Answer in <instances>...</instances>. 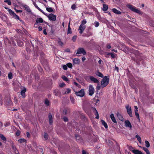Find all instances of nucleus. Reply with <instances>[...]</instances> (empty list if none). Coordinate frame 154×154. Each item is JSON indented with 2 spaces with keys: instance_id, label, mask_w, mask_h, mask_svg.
Returning a JSON list of instances; mask_svg holds the SVG:
<instances>
[{
  "instance_id": "f257e3e1",
  "label": "nucleus",
  "mask_w": 154,
  "mask_h": 154,
  "mask_svg": "<svg viewBox=\"0 0 154 154\" xmlns=\"http://www.w3.org/2000/svg\"><path fill=\"white\" fill-rule=\"evenodd\" d=\"M109 79L107 76H105L101 82V85L102 88L106 87L109 84Z\"/></svg>"
},
{
  "instance_id": "f03ea898",
  "label": "nucleus",
  "mask_w": 154,
  "mask_h": 154,
  "mask_svg": "<svg viewBox=\"0 0 154 154\" xmlns=\"http://www.w3.org/2000/svg\"><path fill=\"white\" fill-rule=\"evenodd\" d=\"M85 79L88 81L89 80H90L91 81L94 83L97 84H99L100 83L99 81L97 79L92 76L86 77L85 78Z\"/></svg>"
},
{
  "instance_id": "7ed1b4c3",
  "label": "nucleus",
  "mask_w": 154,
  "mask_h": 154,
  "mask_svg": "<svg viewBox=\"0 0 154 154\" xmlns=\"http://www.w3.org/2000/svg\"><path fill=\"white\" fill-rule=\"evenodd\" d=\"M128 7L133 12L139 14H140L141 13V11L139 10L136 9V8L133 5H128Z\"/></svg>"
},
{
  "instance_id": "20e7f679",
  "label": "nucleus",
  "mask_w": 154,
  "mask_h": 154,
  "mask_svg": "<svg viewBox=\"0 0 154 154\" xmlns=\"http://www.w3.org/2000/svg\"><path fill=\"white\" fill-rule=\"evenodd\" d=\"M125 108L127 109V112L129 116L131 117H133V115L131 111V107L129 105H127L125 106Z\"/></svg>"
},
{
  "instance_id": "39448f33",
  "label": "nucleus",
  "mask_w": 154,
  "mask_h": 154,
  "mask_svg": "<svg viewBox=\"0 0 154 154\" xmlns=\"http://www.w3.org/2000/svg\"><path fill=\"white\" fill-rule=\"evenodd\" d=\"M75 94L76 95L78 96L81 97H83L85 94L84 90L83 89H82L79 91L78 92H75Z\"/></svg>"
},
{
  "instance_id": "423d86ee",
  "label": "nucleus",
  "mask_w": 154,
  "mask_h": 154,
  "mask_svg": "<svg viewBox=\"0 0 154 154\" xmlns=\"http://www.w3.org/2000/svg\"><path fill=\"white\" fill-rule=\"evenodd\" d=\"M94 89L93 86L90 85L89 86V94L90 96H92L94 93Z\"/></svg>"
},
{
  "instance_id": "0eeeda50",
  "label": "nucleus",
  "mask_w": 154,
  "mask_h": 154,
  "mask_svg": "<svg viewBox=\"0 0 154 154\" xmlns=\"http://www.w3.org/2000/svg\"><path fill=\"white\" fill-rule=\"evenodd\" d=\"M48 17L50 20L55 21L56 20V16L52 14H50L48 15Z\"/></svg>"
},
{
  "instance_id": "6e6552de",
  "label": "nucleus",
  "mask_w": 154,
  "mask_h": 154,
  "mask_svg": "<svg viewBox=\"0 0 154 154\" xmlns=\"http://www.w3.org/2000/svg\"><path fill=\"white\" fill-rule=\"evenodd\" d=\"M82 54L83 55H85L86 54V52L84 49L83 48H79L77 52V54Z\"/></svg>"
},
{
  "instance_id": "1a4fd4ad",
  "label": "nucleus",
  "mask_w": 154,
  "mask_h": 154,
  "mask_svg": "<svg viewBox=\"0 0 154 154\" xmlns=\"http://www.w3.org/2000/svg\"><path fill=\"white\" fill-rule=\"evenodd\" d=\"M85 28L86 26H85L80 25L78 29V30L79 31V33L81 34H82L83 32V31L85 29Z\"/></svg>"
},
{
  "instance_id": "9d476101",
  "label": "nucleus",
  "mask_w": 154,
  "mask_h": 154,
  "mask_svg": "<svg viewBox=\"0 0 154 154\" xmlns=\"http://www.w3.org/2000/svg\"><path fill=\"white\" fill-rule=\"evenodd\" d=\"M22 6L28 12L30 13L31 11L29 7L26 5H22Z\"/></svg>"
},
{
  "instance_id": "9b49d317",
  "label": "nucleus",
  "mask_w": 154,
  "mask_h": 154,
  "mask_svg": "<svg viewBox=\"0 0 154 154\" xmlns=\"http://www.w3.org/2000/svg\"><path fill=\"white\" fill-rule=\"evenodd\" d=\"M125 126L127 127H128L130 128H131L132 127L131 123L128 120H126L125 121Z\"/></svg>"
},
{
  "instance_id": "f8f14e48",
  "label": "nucleus",
  "mask_w": 154,
  "mask_h": 154,
  "mask_svg": "<svg viewBox=\"0 0 154 154\" xmlns=\"http://www.w3.org/2000/svg\"><path fill=\"white\" fill-rule=\"evenodd\" d=\"M33 4L34 5L35 7L39 11L41 12L42 13H43L44 14H45V15H46V14H45V13L43 11L41 10L39 7H38V6H37L36 3L34 2L33 1Z\"/></svg>"
},
{
  "instance_id": "ddd939ff",
  "label": "nucleus",
  "mask_w": 154,
  "mask_h": 154,
  "mask_svg": "<svg viewBox=\"0 0 154 154\" xmlns=\"http://www.w3.org/2000/svg\"><path fill=\"white\" fill-rule=\"evenodd\" d=\"M53 93L54 94L57 96L60 95L61 94L60 91L58 89H55L53 91Z\"/></svg>"
},
{
  "instance_id": "4468645a",
  "label": "nucleus",
  "mask_w": 154,
  "mask_h": 154,
  "mask_svg": "<svg viewBox=\"0 0 154 154\" xmlns=\"http://www.w3.org/2000/svg\"><path fill=\"white\" fill-rule=\"evenodd\" d=\"M117 115L118 119L121 121H123L124 119L122 116L119 113L117 112Z\"/></svg>"
},
{
  "instance_id": "2eb2a0df",
  "label": "nucleus",
  "mask_w": 154,
  "mask_h": 154,
  "mask_svg": "<svg viewBox=\"0 0 154 154\" xmlns=\"http://www.w3.org/2000/svg\"><path fill=\"white\" fill-rule=\"evenodd\" d=\"M110 117L112 121L114 123H116L117 121L115 118L113 114L112 113L110 115Z\"/></svg>"
},
{
  "instance_id": "dca6fc26",
  "label": "nucleus",
  "mask_w": 154,
  "mask_h": 154,
  "mask_svg": "<svg viewBox=\"0 0 154 154\" xmlns=\"http://www.w3.org/2000/svg\"><path fill=\"white\" fill-rule=\"evenodd\" d=\"M48 118L49 119V122L50 124H51L53 122V121L52 119V116L51 114V113H49L48 115Z\"/></svg>"
},
{
  "instance_id": "f3484780",
  "label": "nucleus",
  "mask_w": 154,
  "mask_h": 154,
  "mask_svg": "<svg viewBox=\"0 0 154 154\" xmlns=\"http://www.w3.org/2000/svg\"><path fill=\"white\" fill-rule=\"evenodd\" d=\"M73 61L74 63L75 64H79V63L80 60L78 58H74Z\"/></svg>"
},
{
  "instance_id": "a211bd4d",
  "label": "nucleus",
  "mask_w": 154,
  "mask_h": 154,
  "mask_svg": "<svg viewBox=\"0 0 154 154\" xmlns=\"http://www.w3.org/2000/svg\"><path fill=\"white\" fill-rule=\"evenodd\" d=\"M112 11L114 13L116 14H120L121 13V12L120 11H118L116 8L112 9Z\"/></svg>"
},
{
  "instance_id": "6ab92c4d",
  "label": "nucleus",
  "mask_w": 154,
  "mask_h": 154,
  "mask_svg": "<svg viewBox=\"0 0 154 154\" xmlns=\"http://www.w3.org/2000/svg\"><path fill=\"white\" fill-rule=\"evenodd\" d=\"M0 17L4 21H6L7 20L6 17L3 14H0Z\"/></svg>"
},
{
  "instance_id": "aec40b11",
  "label": "nucleus",
  "mask_w": 154,
  "mask_h": 154,
  "mask_svg": "<svg viewBox=\"0 0 154 154\" xmlns=\"http://www.w3.org/2000/svg\"><path fill=\"white\" fill-rule=\"evenodd\" d=\"M26 91V89L25 88L21 92V94L23 97H25V92Z\"/></svg>"
},
{
  "instance_id": "412c9836",
  "label": "nucleus",
  "mask_w": 154,
  "mask_h": 154,
  "mask_svg": "<svg viewBox=\"0 0 154 154\" xmlns=\"http://www.w3.org/2000/svg\"><path fill=\"white\" fill-rule=\"evenodd\" d=\"M95 74L97 75L100 77L103 78V74L99 72H96Z\"/></svg>"
},
{
  "instance_id": "4be33fe9",
  "label": "nucleus",
  "mask_w": 154,
  "mask_h": 154,
  "mask_svg": "<svg viewBox=\"0 0 154 154\" xmlns=\"http://www.w3.org/2000/svg\"><path fill=\"white\" fill-rule=\"evenodd\" d=\"M103 11H106L107 10L108 8V6L107 5L103 4Z\"/></svg>"
},
{
  "instance_id": "5701e85b",
  "label": "nucleus",
  "mask_w": 154,
  "mask_h": 154,
  "mask_svg": "<svg viewBox=\"0 0 154 154\" xmlns=\"http://www.w3.org/2000/svg\"><path fill=\"white\" fill-rule=\"evenodd\" d=\"M132 152L134 154H142V152L140 151L134 149Z\"/></svg>"
},
{
  "instance_id": "b1692460",
  "label": "nucleus",
  "mask_w": 154,
  "mask_h": 154,
  "mask_svg": "<svg viewBox=\"0 0 154 154\" xmlns=\"http://www.w3.org/2000/svg\"><path fill=\"white\" fill-rule=\"evenodd\" d=\"M135 137L137 138V140L140 143H142V140L138 134L136 135Z\"/></svg>"
},
{
  "instance_id": "393cba45",
  "label": "nucleus",
  "mask_w": 154,
  "mask_h": 154,
  "mask_svg": "<svg viewBox=\"0 0 154 154\" xmlns=\"http://www.w3.org/2000/svg\"><path fill=\"white\" fill-rule=\"evenodd\" d=\"M101 122L102 124L103 125H104L105 128H107L108 126L106 123L103 120H101Z\"/></svg>"
},
{
  "instance_id": "a878e982",
  "label": "nucleus",
  "mask_w": 154,
  "mask_h": 154,
  "mask_svg": "<svg viewBox=\"0 0 154 154\" xmlns=\"http://www.w3.org/2000/svg\"><path fill=\"white\" fill-rule=\"evenodd\" d=\"M142 149L147 154H151L149 150L146 147H142Z\"/></svg>"
},
{
  "instance_id": "bb28decb",
  "label": "nucleus",
  "mask_w": 154,
  "mask_h": 154,
  "mask_svg": "<svg viewBox=\"0 0 154 154\" xmlns=\"http://www.w3.org/2000/svg\"><path fill=\"white\" fill-rule=\"evenodd\" d=\"M46 10L49 12H51L53 11V9L51 8L46 7Z\"/></svg>"
},
{
  "instance_id": "cd10ccee",
  "label": "nucleus",
  "mask_w": 154,
  "mask_h": 154,
  "mask_svg": "<svg viewBox=\"0 0 154 154\" xmlns=\"http://www.w3.org/2000/svg\"><path fill=\"white\" fill-rule=\"evenodd\" d=\"M72 33V31H71V29L70 27V26H68L67 34H71Z\"/></svg>"
},
{
  "instance_id": "c85d7f7f",
  "label": "nucleus",
  "mask_w": 154,
  "mask_h": 154,
  "mask_svg": "<svg viewBox=\"0 0 154 154\" xmlns=\"http://www.w3.org/2000/svg\"><path fill=\"white\" fill-rule=\"evenodd\" d=\"M11 16H12L15 18L17 19L18 20H19V17L14 12L13 13V14H12Z\"/></svg>"
},
{
  "instance_id": "c756f323",
  "label": "nucleus",
  "mask_w": 154,
  "mask_h": 154,
  "mask_svg": "<svg viewBox=\"0 0 154 154\" xmlns=\"http://www.w3.org/2000/svg\"><path fill=\"white\" fill-rule=\"evenodd\" d=\"M12 147L13 148V149L14 150L15 153L16 154L18 153V151L17 150L16 148H15V146L14 145H12Z\"/></svg>"
},
{
  "instance_id": "7c9ffc66",
  "label": "nucleus",
  "mask_w": 154,
  "mask_h": 154,
  "mask_svg": "<svg viewBox=\"0 0 154 154\" xmlns=\"http://www.w3.org/2000/svg\"><path fill=\"white\" fill-rule=\"evenodd\" d=\"M36 22L38 23H42L43 22V20L42 18H40L39 19H37L36 20Z\"/></svg>"
},
{
  "instance_id": "2f4dec72",
  "label": "nucleus",
  "mask_w": 154,
  "mask_h": 154,
  "mask_svg": "<svg viewBox=\"0 0 154 154\" xmlns=\"http://www.w3.org/2000/svg\"><path fill=\"white\" fill-rule=\"evenodd\" d=\"M108 54L110 55L111 57L112 58L115 57L116 54L112 53H109Z\"/></svg>"
},
{
  "instance_id": "473e14b6",
  "label": "nucleus",
  "mask_w": 154,
  "mask_h": 154,
  "mask_svg": "<svg viewBox=\"0 0 154 154\" xmlns=\"http://www.w3.org/2000/svg\"><path fill=\"white\" fill-rule=\"evenodd\" d=\"M45 103L47 106H48L49 104V102L47 99H45Z\"/></svg>"
},
{
  "instance_id": "72a5a7b5",
  "label": "nucleus",
  "mask_w": 154,
  "mask_h": 154,
  "mask_svg": "<svg viewBox=\"0 0 154 154\" xmlns=\"http://www.w3.org/2000/svg\"><path fill=\"white\" fill-rule=\"evenodd\" d=\"M26 140L23 139H20L18 140V141L20 143L25 142Z\"/></svg>"
},
{
  "instance_id": "f704fd0d",
  "label": "nucleus",
  "mask_w": 154,
  "mask_h": 154,
  "mask_svg": "<svg viewBox=\"0 0 154 154\" xmlns=\"http://www.w3.org/2000/svg\"><path fill=\"white\" fill-rule=\"evenodd\" d=\"M145 143L146 144V146L147 147H149L150 146L149 142L148 141L146 140L145 141Z\"/></svg>"
},
{
  "instance_id": "c9c22d12",
  "label": "nucleus",
  "mask_w": 154,
  "mask_h": 154,
  "mask_svg": "<svg viewBox=\"0 0 154 154\" xmlns=\"http://www.w3.org/2000/svg\"><path fill=\"white\" fill-rule=\"evenodd\" d=\"M71 92V89L69 88L67 89V91H66L63 93L64 94H69Z\"/></svg>"
},
{
  "instance_id": "e433bc0d",
  "label": "nucleus",
  "mask_w": 154,
  "mask_h": 154,
  "mask_svg": "<svg viewBox=\"0 0 154 154\" xmlns=\"http://www.w3.org/2000/svg\"><path fill=\"white\" fill-rule=\"evenodd\" d=\"M62 78L66 82H67L68 81V78L65 75L63 76Z\"/></svg>"
},
{
  "instance_id": "4c0bfd02",
  "label": "nucleus",
  "mask_w": 154,
  "mask_h": 154,
  "mask_svg": "<svg viewBox=\"0 0 154 154\" xmlns=\"http://www.w3.org/2000/svg\"><path fill=\"white\" fill-rule=\"evenodd\" d=\"M6 103H7V105H11L12 104V102L10 99L7 100Z\"/></svg>"
},
{
  "instance_id": "58836bf2",
  "label": "nucleus",
  "mask_w": 154,
  "mask_h": 154,
  "mask_svg": "<svg viewBox=\"0 0 154 154\" xmlns=\"http://www.w3.org/2000/svg\"><path fill=\"white\" fill-rule=\"evenodd\" d=\"M94 24L95 26L96 27H98L99 25V23L98 22L95 21L94 22Z\"/></svg>"
},
{
  "instance_id": "ea45409f",
  "label": "nucleus",
  "mask_w": 154,
  "mask_h": 154,
  "mask_svg": "<svg viewBox=\"0 0 154 154\" xmlns=\"http://www.w3.org/2000/svg\"><path fill=\"white\" fill-rule=\"evenodd\" d=\"M87 22L86 20L85 19H84L81 22V24L80 25L84 26V24L86 23Z\"/></svg>"
},
{
  "instance_id": "a19ab883",
  "label": "nucleus",
  "mask_w": 154,
  "mask_h": 154,
  "mask_svg": "<svg viewBox=\"0 0 154 154\" xmlns=\"http://www.w3.org/2000/svg\"><path fill=\"white\" fill-rule=\"evenodd\" d=\"M4 2L7 3L9 5H11V2L10 0H5Z\"/></svg>"
},
{
  "instance_id": "79ce46f5",
  "label": "nucleus",
  "mask_w": 154,
  "mask_h": 154,
  "mask_svg": "<svg viewBox=\"0 0 154 154\" xmlns=\"http://www.w3.org/2000/svg\"><path fill=\"white\" fill-rule=\"evenodd\" d=\"M95 115L96 116L95 118L97 119H99V114H98V112L97 110H96V112H95Z\"/></svg>"
},
{
  "instance_id": "37998d69",
  "label": "nucleus",
  "mask_w": 154,
  "mask_h": 154,
  "mask_svg": "<svg viewBox=\"0 0 154 154\" xmlns=\"http://www.w3.org/2000/svg\"><path fill=\"white\" fill-rule=\"evenodd\" d=\"M0 137L3 140H6V138L2 134H0Z\"/></svg>"
},
{
  "instance_id": "c03bdc74",
  "label": "nucleus",
  "mask_w": 154,
  "mask_h": 154,
  "mask_svg": "<svg viewBox=\"0 0 154 154\" xmlns=\"http://www.w3.org/2000/svg\"><path fill=\"white\" fill-rule=\"evenodd\" d=\"M8 11L9 13L11 15L12 14H13V13H14V11H13L11 9H8Z\"/></svg>"
},
{
  "instance_id": "a18cd8bd",
  "label": "nucleus",
  "mask_w": 154,
  "mask_h": 154,
  "mask_svg": "<svg viewBox=\"0 0 154 154\" xmlns=\"http://www.w3.org/2000/svg\"><path fill=\"white\" fill-rule=\"evenodd\" d=\"M135 116H136V117L140 121V119L139 114H138V113L137 112H135Z\"/></svg>"
},
{
  "instance_id": "49530a36",
  "label": "nucleus",
  "mask_w": 154,
  "mask_h": 154,
  "mask_svg": "<svg viewBox=\"0 0 154 154\" xmlns=\"http://www.w3.org/2000/svg\"><path fill=\"white\" fill-rule=\"evenodd\" d=\"M101 87H102L101 86V85L100 86V85L99 83L97 84V88H96L97 89V90H100V89Z\"/></svg>"
},
{
  "instance_id": "de8ad7c7",
  "label": "nucleus",
  "mask_w": 154,
  "mask_h": 154,
  "mask_svg": "<svg viewBox=\"0 0 154 154\" xmlns=\"http://www.w3.org/2000/svg\"><path fill=\"white\" fill-rule=\"evenodd\" d=\"M8 77L10 79H11L12 77V74L11 73H10L8 74Z\"/></svg>"
},
{
  "instance_id": "09e8293b",
  "label": "nucleus",
  "mask_w": 154,
  "mask_h": 154,
  "mask_svg": "<svg viewBox=\"0 0 154 154\" xmlns=\"http://www.w3.org/2000/svg\"><path fill=\"white\" fill-rule=\"evenodd\" d=\"M70 100H71V101L72 102V103H73V104L74 103L75 99L74 98H73V97H70Z\"/></svg>"
},
{
  "instance_id": "8fccbe9b",
  "label": "nucleus",
  "mask_w": 154,
  "mask_h": 154,
  "mask_svg": "<svg viewBox=\"0 0 154 154\" xmlns=\"http://www.w3.org/2000/svg\"><path fill=\"white\" fill-rule=\"evenodd\" d=\"M44 137L45 140H47L48 138V134L45 133L44 134Z\"/></svg>"
},
{
  "instance_id": "3c124183",
  "label": "nucleus",
  "mask_w": 154,
  "mask_h": 154,
  "mask_svg": "<svg viewBox=\"0 0 154 154\" xmlns=\"http://www.w3.org/2000/svg\"><path fill=\"white\" fill-rule=\"evenodd\" d=\"M71 8L72 10H75L76 8V5L75 4H74L71 6Z\"/></svg>"
},
{
  "instance_id": "603ef678",
  "label": "nucleus",
  "mask_w": 154,
  "mask_h": 154,
  "mask_svg": "<svg viewBox=\"0 0 154 154\" xmlns=\"http://www.w3.org/2000/svg\"><path fill=\"white\" fill-rule=\"evenodd\" d=\"M134 112H137L138 110V108L137 106H134Z\"/></svg>"
},
{
  "instance_id": "864d4df0",
  "label": "nucleus",
  "mask_w": 154,
  "mask_h": 154,
  "mask_svg": "<svg viewBox=\"0 0 154 154\" xmlns=\"http://www.w3.org/2000/svg\"><path fill=\"white\" fill-rule=\"evenodd\" d=\"M68 66L69 68H72V65L71 63H68L67 64V66Z\"/></svg>"
},
{
  "instance_id": "5fc2aeb1",
  "label": "nucleus",
  "mask_w": 154,
  "mask_h": 154,
  "mask_svg": "<svg viewBox=\"0 0 154 154\" xmlns=\"http://www.w3.org/2000/svg\"><path fill=\"white\" fill-rule=\"evenodd\" d=\"M63 69L66 70L67 69V66L66 65H64L63 66Z\"/></svg>"
},
{
  "instance_id": "6e6d98bb",
  "label": "nucleus",
  "mask_w": 154,
  "mask_h": 154,
  "mask_svg": "<svg viewBox=\"0 0 154 154\" xmlns=\"http://www.w3.org/2000/svg\"><path fill=\"white\" fill-rule=\"evenodd\" d=\"M65 85V83H62L60 84L59 86L60 87H62L64 86Z\"/></svg>"
},
{
  "instance_id": "4d7b16f0",
  "label": "nucleus",
  "mask_w": 154,
  "mask_h": 154,
  "mask_svg": "<svg viewBox=\"0 0 154 154\" xmlns=\"http://www.w3.org/2000/svg\"><path fill=\"white\" fill-rule=\"evenodd\" d=\"M76 36H74L72 38V40L73 42H75L76 39Z\"/></svg>"
},
{
  "instance_id": "13d9d810",
  "label": "nucleus",
  "mask_w": 154,
  "mask_h": 154,
  "mask_svg": "<svg viewBox=\"0 0 154 154\" xmlns=\"http://www.w3.org/2000/svg\"><path fill=\"white\" fill-rule=\"evenodd\" d=\"M63 119L64 121L65 122H67L68 121V119L67 117H64L63 118Z\"/></svg>"
},
{
  "instance_id": "bf43d9fd",
  "label": "nucleus",
  "mask_w": 154,
  "mask_h": 154,
  "mask_svg": "<svg viewBox=\"0 0 154 154\" xmlns=\"http://www.w3.org/2000/svg\"><path fill=\"white\" fill-rule=\"evenodd\" d=\"M63 114L66 115L67 114V110L66 109H64L63 111Z\"/></svg>"
},
{
  "instance_id": "052dcab7",
  "label": "nucleus",
  "mask_w": 154,
  "mask_h": 154,
  "mask_svg": "<svg viewBox=\"0 0 154 154\" xmlns=\"http://www.w3.org/2000/svg\"><path fill=\"white\" fill-rule=\"evenodd\" d=\"M15 10L16 11V12L17 13H18V12L21 13L23 12V11L22 10H17L16 9H15Z\"/></svg>"
},
{
  "instance_id": "680f3d73",
  "label": "nucleus",
  "mask_w": 154,
  "mask_h": 154,
  "mask_svg": "<svg viewBox=\"0 0 154 154\" xmlns=\"http://www.w3.org/2000/svg\"><path fill=\"white\" fill-rule=\"evenodd\" d=\"M75 137H76V138L77 140H80V139L81 138L80 136H78V135L75 136Z\"/></svg>"
},
{
  "instance_id": "e2e57ef3",
  "label": "nucleus",
  "mask_w": 154,
  "mask_h": 154,
  "mask_svg": "<svg viewBox=\"0 0 154 154\" xmlns=\"http://www.w3.org/2000/svg\"><path fill=\"white\" fill-rule=\"evenodd\" d=\"M58 43L61 46H62L63 45V42L60 41H58Z\"/></svg>"
},
{
  "instance_id": "0e129e2a",
  "label": "nucleus",
  "mask_w": 154,
  "mask_h": 154,
  "mask_svg": "<svg viewBox=\"0 0 154 154\" xmlns=\"http://www.w3.org/2000/svg\"><path fill=\"white\" fill-rule=\"evenodd\" d=\"M18 45H19L20 46H22L23 44V43L22 42H18Z\"/></svg>"
},
{
  "instance_id": "69168bd1",
  "label": "nucleus",
  "mask_w": 154,
  "mask_h": 154,
  "mask_svg": "<svg viewBox=\"0 0 154 154\" xmlns=\"http://www.w3.org/2000/svg\"><path fill=\"white\" fill-rule=\"evenodd\" d=\"M106 47L108 49H110L111 48V45L109 44H107L106 45Z\"/></svg>"
},
{
  "instance_id": "338daca9",
  "label": "nucleus",
  "mask_w": 154,
  "mask_h": 154,
  "mask_svg": "<svg viewBox=\"0 0 154 154\" xmlns=\"http://www.w3.org/2000/svg\"><path fill=\"white\" fill-rule=\"evenodd\" d=\"M91 108L92 110H93V111L94 112H96V110H97L95 108H94L93 107H91Z\"/></svg>"
},
{
  "instance_id": "774afa93",
  "label": "nucleus",
  "mask_w": 154,
  "mask_h": 154,
  "mask_svg": "<svg viewBox=\"0 0 154 154\" xmlns=\"http://www.w3.org/2000/svg\"><path fill=\"white\" fill-rule=\"evenodd\" d=\"M43 33H44V34L45 35H46L47 34V32H46V29H44V30H43Z\"/></svg>"
}]
</instances>
